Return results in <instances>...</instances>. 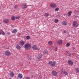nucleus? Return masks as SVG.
I'll use <instances>...</instances> for the list:
<instances>
[{"instance_id":"obj_1","label":"nucleus","mask_w":79,"mask_h":79,"mask_svg":"<svg viewBox=\"0 0 79 79\" xmlns=\"http://www.w3.org/2000/svg\"><path fill=\"white\" fill-rule=\"evenodd\" d=\"M49 64H50L52 67H55L56 65V61H49L48 62Z\"/></svg>"},{"instance_id":"obj_2","label":"nucleus","mask_w":79,"mask_h":79,"mask_svg":"<svg viewBox=\"0 0 79 79\" xmlns=\"http://www.w3.org/2000/svg\"><path fill=\"white\" fill-rule=\"evenodd\" d=\"M31 45L29 43H27L25 45V48L26 50L30 49L31 48Z\"/></svg>"},{"instance_id":"obj_3","label":"nucleus","mask_w":79,"mask_h":79,"mask_svg":"<svg viewBox=\"0 0 79 79\" xmlns=\"http://www.w3.org/2000/svg\"><path fill=\"white\" fill-rule=\"evenodd\" d=\"M4 54L6 56H9L11 55V52L9 51H7L5 52Z\"/></svg>"},{"instance_id":"obj_4","label":"nucleus","mask_w":79,"mask_h":79,"mask_svg":"<svg viewBox=\"0 0 79 79\" xmlns=\"http://www.w3.org/2000/svg\"><path fill=\"white\" fill-rule=\"evenodd\" d=\"M77 21H74L73 23V25L74 27H78V25L77 24Z\"/></svg>"},{"instance_id":"obj_5","label":"nucleus","mask_w":79,"mask_h":79,"mask_svg":"<svg viewBox=\"0 0 79 79\" xmlns=\"http://www.w3.org/2000/svg\"><path fill=\"white\" fill-rule=\"evenodd\" d=\"M19 44L20 46L22 47L25 44V41L22 40L20 41L19 43Z\"/></svg>"},{"instance_id":"obj_6","label":"nucleus","mask_w":79,"mask_h":79,"mask_svg":"<svg viewBox=\"0 0 79 79\" xmlns=\"http://www.w3.org/2000/svg\"><path fill=\"white\" fill-rule=\"evenodd\" d=\"M52 74L53 76H57V75L58 74L57 72L54 70H53L52 72Z\"/></svg>"},{"instance_id":"obj_7","label":"nucleus","mask_w":79,"mask_h":79,"mask_svg":"<svg viewBox=\"0 0 79 79\" xmlns=\"http://www.w3.org/2000/svg\"><path fill=\"white\" fill-rule=\"evenodd\" d=\"M61 73H63V74H64V75H68V73L66 72V71L65 70H64L63 69H61L60 70Z\"/></svg>"},{"instance_id":"obj_8","label":"nucleus","mask_w":79,"mask_h":79,"mask_svg":"<svg viewBox=\"0 0 79 79\" xmlns=\"http://www.w3.org/2000/svg\"><path fill=\"white\" fill-rule=\"evenodd\" d=\"M42 54H40L37 58V60L38 61H40V58H41V57H42Z\"/></svg>"},{"instance_id":"obj_9","label":"nucleus","mask_w":79,"mask_h":79,"mask_svg":"<svg viewBox=\"0 0 79 79\" xmlns=\"http://www.w3.org/2000/svg\"><path fill=\"white\" fill-rule=\"evenodd\" d=\"M50 6L53 8H55L56 7V5L55 4H50Z\"/></svg>"},{"instance_id":"obj_10","label":"nucleus","mask_w":79,"mask_h":79,"mask_svg":"<svg viewBox=\"0 0 79 79\" xmlns=\"http://www.w3.org/2000/svg\"><path fill=\"white\" fill-rule=\"evenodd\" d=\"M3 22L4 23H6V24H7L8 23H9V21H10L9 19H4L3 20Z\"/></svg>"},{"instance_id":"obj_11","label":"nucleus","mask_w":79,"mask_h":79,"mask_svg":"<svg viewBox=\"0 0 79 79\" xmlns=\"http://www.w3.org/2000/svg\"><path fill=\"white\" fill-rule=\"evenodd\" d=\"M32 48H33V50H38L37 46L35 45H34L32 46Z\"/></svg>"},{"instance_id":"obj_12","label":"nucleus","mask_w":79,"mask_h":79,"mask_svg":"<svg viewBox=\"0 0 79 79\" xmlns=\"http://www.w3.org/2000/svg\"><path fill=\"white\" fill-rule=\"evenodd\" d=\"M68 62L69 64L70 65H72L73 64V62L72 60H68Z\"/></svg>"},{"instance_id":"obj_13","label":"nucleus","mask_w":79,"mask_h":79,"mask_svg":"<svg viewBox=\"0 0 79 79\" xmlns=\"http://www.w3.org/2000/svg\"><path fill=\"white\" fill-rule=\"evenodd\" d=\"M57 43L59 45H61L63 44V42L61 40H59L58 41Z\"/></svg>"},{"instance_id":"obj_14","label":"nucleus","mask_w":79,"mask_h":79,"mask_svg":"<svg viewBox=\"0 0 79 79\" xmlns=\"http://www.w3.org/2000/svg\"><path fill=\"white\" fill-rule=\"evenodd\" d=\"M62 24L63 26H66L67 25V22L65 21H63L62 22Z\"/></svg>"},{"instance_id":"obj_15","label":"nucleus","mask_w":79,"mask_h":79,"mask_svg":"<svg viewBox=\"0 0 79 79\" xmlns=\"http://www.w3.org/2000/svg\"><path fill=\"white\" fill-rule=\"evenodd\" d=\"M10 77H14V76H15V74H14V73H13V72H11L10 73Z\"/></svg>"},{"instance_id":"obj_16","label":"nucleus","mask_w":79,"mask_h":79,"mask_svg":"<svg viewBox=\"0 0 79 79\" xmlns=\"http://www.w3.org/2000/svg\"><path fill=\"white\" fill-rule=\"evenodd\" d=\"M18 77L19 79H22L23 78V75H22V74H19L18 75Z\"/></svg>"},{"instance_id":"obj_17","label":"nucleus","mask_w":79,"mask_h":79,"mask_svg":"<svg viewBox=\"0 0 79 79\" xmlns=\"http://www.w3.org/2000/svg\"><path fill=\"white\" fill-rule=\"evenodd\" d=\"M66 55L68 56H71V53L69 52H67L66 53Z\"/></svg>"},{"instance_id":"obj_18","label":"nucleus","mask_w":79,"mask_h":79,"mask_svg":"<svg viewBox=\"0 0 79 79\" xmlns=\"http://www.w3.org/2000/svg\"><path fill=\"white\" fill-rule=\"evenodd\" d=\"M71 13H72V11H69L68 12V16H70L71 15Z\"/></svg>"},{"instance_id":"obj_19","label":"nucleus","mask_w":79,"mask_h":79,"mask_svg":"<svg viewBox=\"0 0 79 79\" xmlns=\"http://www.w3.org/2000/svg\"><path fill=\"white\" fill-rule=\"evenodd\" d=\"M17 32H18V30L16 29H15L12 31V33H16Z\"/></svg>"},{"instance_id":"obj_20","label":"nucleus","mask_w":79,"mask_h":79,"mask_svg":"<svg viewBox=\"0 0 79 79\" xmlns=\"http://www.w3.org/2000/svg\"><path fill=\"white\" fill-rule=\"evenodd\" d=\"M52 42L51 41H49L48 43V45H52Z\"/></svg>"},{"instance_id":"obj_21","label":"nucleus","mask_w":79,"mask_h":79,"mask_svg":"<svg viewBox=\"0 0 79 79\" xmlns=\"http://www.w3.org/2000/svg\"><path fill=\"white\" fill-rule=\"evenodd\" d=\"M18 6L17 5H15L14 6V8L15 9V10H18Z\"/></svg>"},{"instance_id":"obj_22","label":"nucleus","mask_w":79,"mask_h":79,"mask_svg":"<svg viewBox=\"0 0 79 79\" xmlns=\"http://www.w3.org/2000/svg\"><path fill=\"white\" fill-rule=\"evenodd\" d=\"M11 19L12 21H14V20H15L16 18L14 16H12L11 18Z\"/></svg>"},{"instance_id":"obj_23","label":"nucleus","mask_w":79,"mask_h":79,"mask_svg":"<svg viewBox=\"0 0 79 79\" xmlns=\"http://www.w3.org/2000/svg\"><path fill=\"white\" fill-rule=\"evenodd\" d=\"M22 6L23 7V8H27V5L26 4H23Z\"/></svg>"},{"instance_id":"obj_24","label":"nucleus","mask_w":79,"mask_h":79,"mask_svg":"<svg viewBox=\"0 0 79 79\" xmlns=\"http://www.w3.org/2000/svg\"><path fill=\"white\" fill-rule=\"evenodd\" d=\"M59 21L58 19H55L54 21V23H56V24H57V23H58Z\"/></svg>"},{"instance_id":"obj_25","label":"nucleus","mask_w":79,"mask_h":79,"mask_svg":"<svg viewBox=\"0 0 79 79\" xmlns=\"http://www.w3.org/2000/svg\"><path fill=\"white\" fill-rule=\"evenodd\" d=\"M26 39L27 40H29L30 39V36H27L26 37Z\"/></svg>"},{"instance_id":"obj_26","label":"nucleus","mask_w":79,"mask_h":79,"mask_svg":"<svg viewBox=\"0 0 79 79\" xmlns=\"http://www.w3.org/2000/svg\"><path fill=\"white\" fill-rule=\"evenodd\" d=\"M75 71H76L77 73H79V69L77 68H76L75 69Z\"/></svg>"},{"instance_id":"obj_27","label":"nucleus","mask_w":79,"mask_h":79,"mask_svg":"<svg viewBox=\"0 0 79 79\" xmlns=\"http://www.w3.org/2000/svg\"><path fill=\"white\" fill-rule=\"evenodd\" d=\"M48 16H49V14H48V13H46L45 15H44V16H45V17H48Z\"/></svg>"},{"instance_id":"obj_28","label":"nucleus","mask_w":79,"mask_h":79,"mask_svg":"<svg viewBox=\"0 0 79 79\" xmlns=\"http://www.w3.org/2000/svg\"><path fill=\"white\" fill-rule=\"evenodd\" d=\"M44 54H47L48 53V51H47V50H46L44 51Z\"/></svg>"},{"instance_id":"obj_29","label":"nucleus","mask_w":79,"mask_h":79,"mask_svg":"<svg viewBox=\"0 0 79 79\" xmlns=\"http://www.w3.org/2000/svg\"><path fill=\"white\" fill-rule=\"evenodd\" d=\"M19 18H20V17L19 16H16L15 17V18H16L17 19H19Z\"/></svg>"},{"instance_id":"obj_30","label":"nucleus","mask_w":79,"mask_h":79,"mask_svg":"<svg viewBox=\"0 0 79 79\" xmlns=\"http://www.w3.org/2000/svg\"><path fill=\"white\" fill-rule=\"evenodd\" d=\"M16 48L17 49H20V48H21V47L19 45H17Z\"/></svg>"},{"instance_id":"obj_31","label":"nucleus","mask_w":79,"mask_h":79,"mask_svg":"<svg viewBox=\"0 0 79 79\" xmlns=\"http://www.w3.org/2000/svg\"><path fill=\"white\" fill-rule=\"evenodd\" d=\"M55 11H58L59 10V8H56L55 9Z\"/></svg>"},{"instance_id":"obj_32","label":"nucleus","mask_w":79,"mask_h":79,"mask_svg":"<svg viewBox=\"0 0 79 79\" xmlns=\"http://www.w3.org/2000/svg\"><path fill=\"white\" fill-rule=\"evenodd\" d=\"M1 31H2L1 32V33H2V34L3 35H5V33L3 32V31L1 30Z\"/></svg>"},{"instance_id":"obj_33","label":"nucleus","mask_w":79,"mask_h":79,"mask_svg":"<svg viewBox=\"0 0 79 79\" xmlns=\"http://www.w3.org/2000/svg\"><path fill=\"white\" fill-rule=\"evenodd\" d=\"M67 47H69V46H70V44L69 43H68L67 44H66Z\"/></svg>"},{"instance_id":"obj_34","label":"nucleus","mask_w":79,"mask_h":79,"mask_svg":"<svg viewBox=\"0 0 79 79\" xmlns=\"http://www.w3.org/2000/svg\"><path fill=\"white\" fill-rule=\"evenodd\" d=\"M28 60H31V56H28Z\"/></svg>"},{"instance_id":"obj_35","label":"nucleus","mask_w":79,"mask_h":79,"mask_svg":"<svg viewBox=\"0 0 79 79\" xmlns=\"http://www.w3.org/2000/svg\"><path fill=\"white\" fill-rule=\"evenodd\" d=\"M57 17L58 18H60V15H58L57 16Z\"/></svg>"},{"instance_id":"obj_36","label":"nucleus","mask_w":79,"mask_h":79,"mask_svg":"<svg viewBox=\"0 0 79 79\" xmlns=\"http://www.w3.org/2000/svg\"><path fill=\"white\" fill-rule=\"evenodd\" d=\"M25 79H30V78L29 77H26L25 78Z\"/></svg>"},{"instance_id":"obj_37","label":"nucleus","mask_w":79,"mask_h":79,"mask_svg":"<svg viewBox=\"0 0 79 79\" xmlns=\"http://www.w3.org/2000/svg\"><path fill=\"white\" fill-rule=\"evenodd\" d=\"M66 32H66V31H64V34H65V33H66Z\"/></svg>"},{"instance_id":"obj_38","label":"nucleus","mask_w":79,"mask_h":79,"mask_svg":"<svg viewBox=\"0 0 79 79\" xmlns=\"http://www.w3.org/2000/svg\"><path fill=\"white\" fill-rule=\"evenodd\" d=\"M54 48L55 49V50H57V47H54Z\"/></svg>"},{"instance_id":"obj_39","label":"nucleus","mask_w":79,"mask_h":79,"mask_svg":"<svg viewBox=\"0 0 79 79\" xmlns=\"http://www.w3.org/2000/svg\"><path fill=\"white\" fill-rule=\"evenodd\" d=\"M72 49H73L74 50V49H75V48H74V47H72Z\"/></svg>"},{"instance_id":"obj_40","label":"nucleus","mask_w":79,"mask_h":79,"mask_svg":"<svg viewBox=\"0 0 79 79\" xmlns=\"http://www.w3.org/2000/svg\"><path fill=\"white\" fill-rule=\"evenodd\" d=\"M7 34L8 35H10V32H8Z\"/></svg>"},{"instance_id":"obj_41","label":"nucleus","mask_w":79,"mask_h":79,"mask_svg":"<svg viewBox=\"0 0 79 79\" xmlns=\"http://www.w3.org/2000/svg\"><path fill=\"white\" fill-rule=\"evenodd\" d=\"M21 35L20 33H19V34H18V35Z\"/></svg>"},{"instance_id":"obj_42","label":"nucleus","mask_w":79,"mask_h":79,"mask_svg":"<svg viewBox=\"0 0 79 79\" xmlns=\"http://www.w3.org/2000/svg\"><path fill=\"white\" fill-rule=\"evenodd\" d=\"M64 16H66V14H64L63 15Z\"/></svg>"},{"instance_id":"obj_43","label":"nucleus","mask_w":79,"mask_h":79,"mask_svg":"<svg viewBox=\"0 0 79 79\" xmlns=\"http://www.w3.org/2000/svg\"><path fill=\"white\" fill-rule=\"evenodd\" d=\"M76 56L78 57V56H79L78 55H77V56L76 55Z\"/></svg>"},{"instance_id":"obj_44","label":"nucleus","mask_w":79,"mask_h":79,"mask_svg":"<svg viewBox=\"0 0 79 79\" xmlns=\"http://www.w3.org/2000/svg\"><path fill=\"white\" fill-rule=\"evenodd\" d=\"M76 13H78V11H77V12H76Z\"/></svg>"},{"instance_id":"obj_45","label":"nucleus","mask_w":79,"mask_h":79,"mask_svg":"<svg viewBox=\"0 0 79 79\" xmlns=\"http://www.w3.org/2000/svg\"><path fill=\"white\" fill-rule=\"evenodd\" d=\"M9 79H12L11 78H10Z\"/></svg>"},{"instance_id":"obj_46","label":"nucleus","mask_w":79,"mask_h":79,"mask_svg":"<svg viewBox=\"0 0 79 79\" xmlns=\"http://www.w3.org/2000/svg\"><path fill=\"white\" fill-rule=\"evenodd\" d=\"M0 24H1V23L0 22Z\"/></svg>"},{"instance_id":"obj_47","label":"nucleus","mask_w":79,"mask_h":79,"mask_svg":"<svg viewBox=\"0 0 79 79\" xmlns=\"http://www.w3.org/2000/svg\"><path fill=\"white\" fill-rule=\"evenodd\" d=\"M56 51H57V50H56Z\"/></svg>"}]
</instances>
